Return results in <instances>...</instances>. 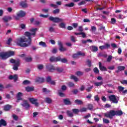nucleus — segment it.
Segmentation results:
<instances>
[{
	"label": "nucleus",
	"instance_id": "1",
	"mask_svg": "<svg viewBox=\"0 0 127 127\" xmlns=\"http://www.w3.org/2000/svg\"><path fill=\"white\" fill-rule=\"evenodd\" d=\"M29 32H25V36L23 37H20L16 40V43L18 46L20 47H28L30 45H31V36H35L36 35V31H37V28L30 29Z\"/></svg>",
	"mask_w": 127,
	"mask_h": 127
},
{
	"label": "nucleus",
	"instance_id": "2",
	"mask_svg": "<svg viewBox=\"0 0 127 127\" xmlns=\"http://www.w3.org/2000/svg\"><path fill=\"white\" fill-rule=\"evenodd\" d=\"M50 62H61L62 63H67L68 60L66 58H61V56H59L57 57H51L50 58Z\"/></svg>",
	"mask_w": 127,
	"mask_h": 127
},
{
	"label": "nucleus",
	"instance_id": "3",
	"mask_svg": "<svg viewBox=\"0 0 127 127\" xmlns=\"http://www.w3.org/2000/svg\"><path fill=\"white\" fill-rule=\"evenodd\" d=\"M10 62L12 64H14L13 66V69L15 71H17L18 70V67H19V65H20V60L17 59L16 60H14L13 59H11L10 60Z\"/></svg>",
	"mask_w": 127,
	"mask_h": 127
},
{
	"label": "nucleus",
	"instance_id": "4",
	"mask_svg": "<svg viewBox=\"0 0 127 127\" xmlns=\"http://www.w3.org/2000/svg\"><path fill=\"white\" fill-rule=\"evenodd\" d=\"M108 99L110 102L113 103V104H118L119 101H120V98L115 95H111L108 97Z\"/></svg>",
	"mask_w": 127,
	"mask_h": 127
},
{
	"label": "nucleus",
	"instance_id": "5",
	"mask_svg": "<svg viewBox=\"0 0 127 127\" xmlns=\"http://www.w3.org/2000/svg\"><path fill=\"white\" fill-rule=\"evenodd\" d=\"M21 106H22L26 111H28V110L30 109V104H29L28 101L26 100H22V103H21Z\"/></svg>",
	"mask_w": 127,
	"mask_h": 127
},
{
	"label": "nucleus",
	"instance_id": "6",
	"mask_svg": "<svg viewBox=\"0 0 127 127\" xmlns=\"http://www.w3.org/2000/svg\"><path fill=\"white\" fill-rule=\"evenodd\" d=\"M49 20L51 21H53L55 23H58L59 22H63L64 20L62 18H60L59 17H54L53 16H50L49 18Z\"/></svg>",
	"mask_w": 127,
	"mask_h": 127
},
{
	"label": "nucleus",
	"instance_id": "7",
	"mask_svg": "<svg viewBox=\"0 0 127 127\" xmlns=\"http://www.w3.org/2000/svg\"><path fill=\"white\" fill-rule=\"evenodd\" d=\"M116 116V111L115 110H110V111L105 114V117L106 118H109V119H113V117Z\"/></svg>",
	"mask_w": 127,
	"mask_h": 127
},
{
	"label": "nucleus",
	"instance_id": "8",
	"mask_svg": "<svg viewBox=\"0 0 127 127\" xmlns=\"http://www.w3.org/2000/svg\"><path fill=\"white\" fill-rule=\"evenodd\" d=\"M46 69H47L49 72H53V71H55V70H56L55 67L50 64H48L46 65Z\"/></svg>",
	"mask_w": 127,
	"mask_h": 127
},
{
	"label": "nucleus",
	"instance_id": "9",
	"mask_svg": "<svg viewBox=\"0 0 127 127\" xmlns=\"http://www.w3.org/2000/svg\"><path fill=\"white\" fill-rule=\"evenodd\" d=\"M29 101L32 104V105H34L35 107H38V106H39V103L37 102V99H34L33 98H29Z\"/></svg>",
	"mask_w": 127,
	"mask_h": 127
},
{
	"label": "nucleus",
	"instance_id": "10",
	"mask_svg": "<svg viewBox=\"0 0 127 127\" xmlns=\"http://www.w3.org/2000/svg\"><path fill=\"white\" fill-rule=\"evenodd\" d=\"M58 44L59 46V50L61 52H64L65 51H67V48H64L63 44L61 41H58Z\"/></svg>",
	"mask_w": 127,
	"mask_h": 127
},
{
	"label": "nucleus",
	"instance_id": "11",
	"mask_svg": "<svg viewBox=\"0 0 127 127\" xmlns=\"http://www.w3.org/2000/svg\"><path fill=\"white\" fill-rule=\"evenodd\" d=\"M21 97H22V93L18 92L16 96V98L17 99L16 101V103H19L20 101H23V99H22Z\"/></svg>",
	"mask_w": 127,
	"mask_h": 127
},
{
	"label": "nucleus",
	"instance_id": "12",
	"mask_svg": "<svg viewBox=\"0 0 127 127\" xmlns=\"http://www.w3.org/2000/svg\"><path fill=\"white\" fill-rule=\"evenodd\" d=\"M2 19L3 21V22H4V23H7V22H8V21H9V20L12 19V18L10 16H4L2 18Z\"/></svg>",
	"mask_w": 127,
	"mask_h": 127
},
{
	"label": "nucleus",
	"instance_id": "13",
	"mask_svg": "<svg viewBox=\"0 0 127 127\" xmlns=\"http://www.w3.org/2000/svg\"><path fill=\"white\" fill-rule=\"evenodd\" d=\"M0 57L1 58L2 60H5L8 58L7 56V54L6 53H0Z\"/></svg>",
	"mask_w": 127,
	"mask_h": 127
},
{
	"label": "nucleus",
	"instance_id": "14",
	"mask_svg": "<svg viewBox=\"0 0 127 127\" xmlns=\"http://www.w3.org/2000/svg\"><path fill=\"white\" fill-rule=\"evenodd\" d=\"M18 79V76H17V74H14V75H10L9 76V80H14V82H16L17 79Z\"/></svg>",
	"mask_w": 127,
	"mask_h": 127
},
{
	"label": "nucleus",
	"instance_id": "15",
	"mask_svg": "<svg viewBox=\"0 0 127 127\" xmlns=\"http://www.w3.org/2000/svg\"><path fill=\"white\" fill-rule=\"evenodd\" d=\"M111 47V45L106 43L105 45L103 46H100L99 47V48L101 49V50H104V49H108Z\"/></svg>",
	"mask_w": 127,
	"mask_h": 127
},
{
	"label": "nucleus",
	"instance_id": "16",
	"mask_svg": "<svg viewBox=\"0 0 127 127\" xmlns=\"http://www.w3.org/2000/svg\"><path fill=\"white\" fill-rule=\"evenodd\" d=\"M64 103L66 106L72 105V102H71V101H70V99L69 98H65L63 100Z\"/></svg>",
	"mask_w": 127,
	"mask_h": 127
},
{
	"label": "nucleus",
	"instance_id": "17",
	"mask_svg": "<svg viewBox=\"0 0 127 127\" xmlns=\"http://www.w3.org/2000/svg\"><path fill=\"white\" fill-rule=\"evenodd\" d=\"M19 5L24 8H25L28 6L27 5V3H26V0L20 1L19 3Z\"/></svg>",
	"mask_w": 127,
	"mask_h": 127
},
{
	"label": "nucleus",
	"instance_id": "18",
	"mask_svg": "<svg viewBox=\"0 0 127 127\" xmlns=\"http://www.w3.org/2000/svg\"><path fill=\"white\" fill-rule=\"evenodd\" d=\"M7 125V123H6V121H5V120H4V119L0 120V127H6Z\"/></svg>",
	"mask_w": 127,
	"mask_h": 127
},
{
	"label": "nucleus",
	"instance_id": "19",
	"mask_svg": "<svg viewBox=\"0 0 127 127\" xmlns=\"http://www.w3.org/2000/svg\"><path fill=\"white\" fill-rule=\"evenodd\" d=\"M99 69L100 71H107V67L102 65V63H101V62H100L99 63Z\"/></svg>",
	"mask_w": 127,
	"mask_h": 127
},
{
	"label": "nucleus",
	"instance_id": "20",
	"mask_svg": "<svg viewBox=\"0 0 127 127\" xmlns=\"http://www.w3.org/2000/svg\"><path fill=\"white\" fill-rule=\"evenodd\" d=\"M17 15L18 17H24L25 15V12L24 11L20 10L19 12L17 14Z\"/></svg>",
	"mask_w": 127,
	"mask_h": 127
},
{
	"label": "nucleus",
	"instance_id": "21",
	"mask_svg": "<svg viewBox=\"0 0 127 127\" xmlns=\"http://www.w3.org/2000/svg\"><path fill=\"white\" fill-rule=\"evenodd\" d=\"M35 82L36 83H43V82H44V78L37 77L35 79Z\"/></svg>",
	"mask_w": 127,
	"mask_h": 127
},
{
	"label": "nucleus",
	"instance_id": "22",
	"mask_svg": "<svg viewBox=\"0 0 127 127\" xmlns=\"http://www.w3.org/2000/svg\"><path fill=\"white\" fill-rule=\"evenodd\" d=\"M11 107H12L11 105L7 104L4 106L3 110H4V111H5V112H7V111H9V110H10V109H11Z\"/></svg>",
	"mask_w": 127,
	"mask_h": 127
},
{
	"label": "nucleus",
	"instance_id": "23",
	"mask_svg": "<svg viewBox=\"0 0 127 127\" xmlns=\"http://www.w3.org/2000/svg\"><path fill=\"white\" fill-rule=\"evenodd\" d=\"M115 116H118V117H121V116H123L124 114V112L122 110H118V111H115Z\"/></svg>",
	"mask_w": 127,
	"mask_h": 127
},
{
	"label": "nucleus",
	"instance_id": "24",
	"mask_svg": "<svg viewBox=\"0 0 127 127\" xmlns=\"http://www.w3.org/2000/svg\"><path fill=\"white\" fill-rule=\"evenodd\" d=\"M75 105H83V101L81 99H76L74 101Z\"/></svg>",
	"mask_w": 127,
	"mask_h": 127
},
{
	"label": "nucleus",
	"instance_id": "25",
	"mask_svg": "<svg viewBox=\"0 0 127 127\" xmlns=\"http://www.w3.org/2000/svg\"><path fill=\"white\" fill-rule=\"evenodd\" d=\"M91 47L92 52H97L99 50V48L97 46H92Z\"/></svg>",
	"mask_w": 127,
	"mask_h": 127
},
{
	"label": "nucleus",
	"instance_id": "26",
	"mask_svg": "<svg viewBox=\"0 0 127 127\" xmlns=\"http://www.w3.org/2000/svg\"><path fill=\"white\" fill-rule=\"evenodd\" d=\"M6 53H7V56H8V57H11V56H14V52L13 51H9V52H6Z\"/></svg>",
	"mask_w": 127,
	"mask_h": 127
},
{
	"label": "nucleus",
	"instance_id": "27",
	"mask_svg": "<svg viewBox=\"0 0 127 127\" xmlns=\"http://www.w3.org/2000/svg\"><path fill=\"white\" fill-rule=\"evenodd\" d=\"M25 90L27 92H31V91H34V87L28 86L25 88Z\"/></svg>",
	"mask_w": 127,
	"mask_h": 127
},
{
	"label": "nucleus",
	"instance_id": "28",
	"mask_svg": "<svg viewBox=\"0 0 127 127\" xmlns=\"http://www.w3.org/2000/svg\"><path fill=\"white\" fill-rule=\"evenodd\" d=\"M66 114L68 117H69V118H72V117L74 116L73 113H72V112H71L70 111L67 110L66 111Z\"/></svg>",
	"mask_w": 127,
	"mask_h": 127
},
{
	"label": "nucleus",
	"instance_id": "29",
	"mask_svg": "<svg viewBox=\"0 0 127 127\" xmlns=\"http://www.w3.org/2000/svg\"><path fill=\"white\" fill-rule=\"evenodd\" d=\"M70 79H71V80H74L75 82H78L79 81V79L77 78V77L73 75H72L70 76Z\"/></svg>",
	"mask_w": 127,
	"mask_h": 127
},
{
	"label": "nucleus",
	"instance_id": "30",
	"mask_svg": "<svg viewBox=\"0 0 127 127\" xmlns=\"http://www.w3.org/2000/svg\"><path fill=\"white\" fill-rule=\"evenodd\" d=\"M103 84L104 82L103 81L97 82L94 83V85L95 86H96V87H100V86H102V85H103Z\"/></svg>",
	"mask_w": 127,
	"mask_h": 127
},
{
	"label": "nucleus",
	"instance_id": "31",
	"mask_svg": "<svg viewBox=\"0 0 127 127\" xmlns=\"http://www.w3.org/2000/svg\"><path fill=\"white\" fill-rule=\"evenodd\" d=\"M75 5V3L74 2H70L68 4H65L64 6H67L68 7H73Z\"/></svg>",
	"mask_w": 127,
	"mask_h": 127
},
{
	"label": "nucleus",
	"instance_id": "32",
	"mask_svg": "<svg viewBox=\"0 0 127 127\" xmlns=\"http://www.w3.org/2000/svg\"><path fill=\"white\" fill-rule=\"evenodd\" d=\"M45 101L46 103H47L48 104H51L52 103V100L49 97L46 98Z\"/></svg>",
	"mask_w": 127,
	"mask_h": 127
},
{
	"label": "nucleus",
	"instance_id": "33",
	"mask_svg": "<svg viewBox=\"0 0 127 127\" xmlns=\"http://www.w3.org/2000/svg\"><path fill=\"white\" fill-rule=\"evenodd\" d=\"M39 44L41 46H42V47H47V45H46V43L44 42L41 41L39 42Z\"/></svg>",
	"mask_w": 127,
	"mask_h": 127
},
{
	"label": "nucleus",
	"instance_id": "34",
	"mask_svg": "<svg viewBox=\"0 0 127 127\" xmlns=\"http://www.w3.org/2000/svg\"><path fill=\"white\" fill-rule=\"evenodd\" d=\"M56 70L59 72V73H62L64 71V69L62 67H57L56 69Z\"/></svg>",
	"mask_w": 127,
	"mask_h": 127
},
{
	"label": "nucleus",
	"instance_id": "35",
	"mask_svg": "<svg viewBox=\"0 0 127 127\" xmlns=\"http://www.w3.org/2000/svg\"><path fill=\"white\" fill-rule=\"evenodd\" d=\"M59 27H61V28H66V24L64 22H61L59 24Z\"/></svg>",
	"mask_w": 127,
	"mask_h": 127
},
{
	"label": "nucleus",
	"instance_id": "36",
	"mask_svg": "<svg viewBox=\"0 0 127 127\" xmlns=\"http://www.w3.org/2000/svg\"><path fill=\"white\" fill-rule=\"evenodd\" d=\"M117 69L118 70H120V71H124L126 69V67L125 66H118L117 67Z\"/></svg>",
	"mask_w": 127,
	"mask_h": 127
},
{
	"label": "nucleus",
	"instance_id": "37",
	"mask_svg": "<svg viewBox=\"0 0 127 127\" xmlns=\"http://www.w3.org/2000/svg\"><path fill=\"white\" fill-rule=\"evenodd\" d=\"M60 12V9L57 8L53 11L54 14H57Z\"/></svg>",
	"mask_w": 127,
	"mask_h": 127
},
{
	"label": "nucleus",
	"instance_id": "38",
	"mask_svg": "<svg viewBox=\"0 0 127 127\" xmlns=\"http://www.w3.org/2000/svg\"><path fill=\"white\" fill-rule=\"evenodd\" d=\"M24 60L26 62H31V61H32V58H31V57H26L25 58Z\"/></svg>",
	"mask_w": 127,
	"mask_h": 127
},
{
	"label": "nucleus",
	"instance_id": "39",
	"mask_svg": "<svg viewBox=\"0 0 127 127\" xmlns=\"http://www.w3.org/2000/svg\"><path fill=\"white\" fill-rule=\"evenodd\" d=\"M46 81L47 83H50L51 81H52V79L51 78V76H48V77L46 78Z\"/></svg>",
	"mask_w": 127,
	"mask_h": 127
},
{
	"label": "nucleus",
	"instance_id": "40",
	"mask_svg": "<svg viewBox=\"0 0 127 127\" xmlns=\"http://www.w3.org/2000/svg\"><path fill=\"white\" fill-rule=\"evenodd\" d=\"M37 68L39 70H42L44 68V65L43 64H38L37 65Z\"/></svg>",
	"mask_w": 127,
	"mask_h": 127
},
{
	"label": "nucleus",
	"instance_id": "41",
	"mask_svg": "<svg viewBox=\"0 0 127 127\" xmlns=\"http://www.w3.org/2000/svg\"><path fill=\"white\" fill-rule=\"evenodd\" d=\"M49 31L50 32H55V29H54V27L51 26L49 28Z\"/></svg>",
	"mask_w": 127,
	"mask_h": 127
},
{
	"label": "nucleus",
	"instance_id": "42",
	"mask_svg": "<svg viewBox=\"0 0 127 127\" xmlns=\"http://www.w3.org/2000/svg\"><path fill=\"white\" fill-rule=\"evenodd\" d=\"M23 85H28V84H30V81L28 80H25L22 82Z\"/></svg>",
	"mask_w": 127,
	"mask_h": 127
},
{
	"label": "nucleus",
	"instance_id": "43",
	"mask_svg": "<svg viewBox=\"0 0 127 127\" xmlns=\"http://www.w3.org/2000/svg\"><path fill=\"white\" fill-rule=\"evenodd\" d=\"M72 111L74 114H75L76 115H77V114H78L79 112V109H73Z\"/></svg>",
	"mask_w": 127,
	"mask_h": 127
},
{
	"label": "nucleus",
	"instance_id": "44",
	"mask_svg": "<svg viewBox=\"0 0 127 127\" xmlns=\"http://www.w3.org/2000/svg\"><path fill=\"white\" fill-rule=\"evenodd\" d=\"M93 71L95 74H99L100 72V71L99 70V69L97 67H95L93 69Z\"/></svg>",
	"mask_w": 127,
	"mask_h": 127
},
{
	"label": "nucleus",
	"instance_id": "45",
	"mask_svg": "<svg viewBox=\"0 0 127 127\" xmlns=\"http://www.w3.org/2000/svg\"><path fill=\"white\" fill-rule=\"evenodd\" d=\"M77 53L78 54V56H83L84 57L86 55L84 53H82L81 51L77 52Z\"/></svg>",
	"mask_w": 127,
	"mask_h": 127
},
{
	"label": "nucleus",
	"instance_id": "46",
	"mask_svg": "<svg viewBox=\"0 0 127 127\" xmlns=\"http://www.w3.org/2000/svg\"><path fill=\"white\" fill-rule=\"evenodd\" d=\"M93 108H94V106H93V105L88 104V110H90V111H92V110H93Z\"/></svg>",
	"mask_w": 127,
	"mask_h": 127
},
{
	"label": "nucleus",
	"instance_id": "47",
	"mask_svg": "<svg viewBox=\"0 0 127 127\" xmlns=\"http://www.w3.org/2000/svg\"><path fill=\"white\" fill-rule=\"evenodd\" d=\"M59 95L60 97H65V94L62 92H61V90L59 91Z\"/></svg>",
	"mask_w": 127,
	"mask_h": 127
},
{
	"label": "nucleus",
	"instance_id": "48",
	"mask_svg": "<svg viewBox=\"0 0 127 127\" xmlns=\"http://www.w3.org/2000/svg\"><path fill=\"white\" fill-rule=\"evenodd\" d=\"M117 22V20L115 18H111V23L112 24H115Z\"/></svg>",
	"mask_w": 127,
	"mask_h": 127
},
{
	"label": "nucleus",
	"instance_id": "49",
	"mask_svg": "<svg viewBox=\"0 0 127 127\" xmlns=\"http://www.w3.org/2000/svg\"><path fill=\"white\" fill-rule=\"evenodd\" d=\"M94 99L96 102H99V101H100V98L99 97V95H95L94 96Z\"/></svg>",
	"mask_w": 127,
	"mask_h": 127
},
{
	"label": "nucleus",
	"instance_id": "50",
	"mask_svg": "<svg viewBox=\"0 0 127 127\" xmlns=\"http://www.w3.org/2000/svg\"><path fill=\"white\" fill-rule=\"evenodd\" d=\"M118 89L119 90V92H123V91L125 90V87L120 86H118Z\"/></svg>",
	"mask_w": 127,
	"mask_h": 127
},
{
	"label": "nucleus",
	"instance_id": "51",
	"mask_svg": "<svg viewBox=\"0 0 127 127\" xmlns=\"http://www.w3.org/2000/svg\"><path fill=\"white\" fill-rule=\"evenodd\" d=\"M87 63H88V66L89 67H91L92 66V62L90 60H87Z\"/></svg>",
	"mask_w": 127,
	"mask_h": 127
},
{
	"label": "nucleus",
	"instance_id": "52",
	"mask_svg": "<svg viewBox=\"0 0 127 127\" xmlns=\"http://www.w3.org/2000/svg\"><path fill=\"white\" fill-rule=\"evenodd\" d=\"M77 57H79L78 52L77 53V54H74L72 55V58H73V59H76V58H77Z\"/></svg>",
	"mask_w": 127,
	"mask_h": 127
},
{
	"label": "nucleus",
	"instance_id": "53",
	"mask_svg": "<svg viewBox=\"0 0 127 127\" xmlns=\"http://www.w3.org/2000/svg\"><path fill=\"white\" fill-rule=\"evenodd\" d=\"M103 123H104V124H109L110 123V121H109V120L103 118Z\"/></svg>",
	"mask_w": 127,
	"mask_h": 127
},
{
	"label": "nucleus",
	"instance_id": "54",
	"mask_svg": "<svg viewBox=\"0 0 127 127\" xmlns=\"http://www.w3.org/2000/svg\"><path fill=\"white\" fill-rule=\"evenodd\" d=\"M12 118L14 121H17L18 120V117H17V116L15 115V114L12 115Z\"/></svg>",
	"mask_w": 127,
	"mask_h": 127
},
{
	"label": "nucleus",
	"instance_id": "55",
	"mask_svg": "<svg viewBox=\"0 0 127 127\" xmlns=\"http://www.w3.org/2000/svg\"><path fill=\"white\" fill-rule=\"evenodd\" d=\"M68 85L70 88H72V87H74V86H75V84L71 82H69Z\"/></svg>",
	"mask_w": 127,
	"mask_h": 127
},
{
	"label": "nucleus",
	"instance_id": "56",
	"mask_svg": "<svg viewBox=\"0 0 127 127\" xmlns=\"http://www.w3.org/2000/svg\"><path fill=\"white\" fill-rule=\"evenodd\" d=\"M50 6H51L52 7H54V8H58V5H56V4H54L53 3H51L50 4Z\"/></svg>",
	"mask_w": 127,
	"mask_h": 127
},
{
	"label": "nucleus",
	"instance_id": "57",
	"mask_svg": "<svg viewBox=\"0 0 127 127\" xmlns=\"http://www.w3.org/2000/svg\"><path fill=\"white\" fill-rule=\"evenodd\" d=\"M11 41H12V39H11V38H9L8 39V40H7V42H6V44H7V45H9L10 44V42H11Z\"/></svg>",
	"mask_w": 127,
	"mask_h": 127
},
{
	"label": "nucleus",
	"instance_id": "58",
	"mask_svg": "<svg viewBox=\"0 0 127 127\" xmlns=\"http://www.w3.org/2000/svg\"><path fill=\"white\" fill-rule=\"evenodd\" d=\"M94 87V86H91L89 87H88V88H87L86 89V90L87 91V92H91V90H92V89H93V87Z\"/></svg>",
	"mask_w": 127,
	"mask_h": 127
},
{
	"label": "nucleus",
	"instance_id": "59",
	"mask_svg": "<svg viewBox=\"0 0 127 127\" xmlns=\"http://www.w3.org/2000/svg\"><path fill=\"white\" fill-rule=\"evenodd\" d=\"M113 58V57L112 56H109L107 60V62H110V61H112V59Z\"/></svg>",
	"mask_w": 127,
	"mask_h": 127
},
{
	"label": "nucleus",
	"instance_id": "60",
	"mask_svg": "<svg viewBox=\"0 0 127 127\" xmlns=\"http://www.w3.org/2000/svg\"><path fill=\"white\" fill-rule=\"evenodd\" d=\"M121 84H123V85H127V80H123L120 81Z\"/></svg>",
	"mask_w": 127,
	"mask_h": 127
},
{
	"label": "nucleus",
	"instance_id": "61",
	"mask_svg": "<svg viewBox=\"0 0 127 127\" xmlns=\"http://www.w3.org/2000/svg\"><path fill=\"white\" fill-rule=\"evenodd\" d=\"M79 91L77 89H74L72 91V93L74 95H77L78 94Z\"/></svg>",
	"mask_w": 127,
	"mask_h": 127
},
{
	"label": "nucleus",
	"instance_id": "62",
	"mask_svg": "<svg viewBox=\"0 0 127 127\" xmlns=\"http://www.w3.org/2000/svg\"><path fill=\"white\" fill-rule=\"evenodd\" d=\"M62 90L63 91H66L67 90V86H66L65 85H63L62 86Z\"/></svg>",
	"mask_w": 127,
	"mask_h": 127
},
{
	"label": "nucleus",
	"instance_id": "63",
	"mask_svg": "<svg viewBox=\"0 0 127 127\" xmlns=\"http://www.w3.org/2000/svg\"><path fill=\"white\" fill-rule=\"evenodd\" d=\"M86 3V2L84 0H82L80 2L78 3V5H83V4H85Z\"/></svg>",
	"mask_w": 127,
	"mask_h": 127
},
{
	"label": "nucleus",
	"instance_id": "64",
	"mask_svg": "<svg viewBox=\"0 0 127 127\" xmlns=\"http://www.w3.org/2000/svg\"><path fill=\"white\" fill-rule=\"evenodd\" d=\"M20 28L22 29H25V24H21L20 25Z\"/></svg>",
	"mask_w": 127,
	"mask_h": 127
}]
</instances>
